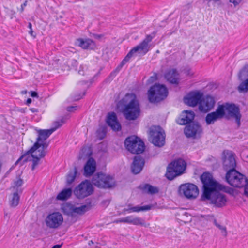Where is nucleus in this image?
<instances>
[{
    "instance_id": "nucleus-42",
    "label": "nucleus",
    "mask_w": 248,
    "mask_h": 248,
    "mask_svg": "<svg viewBox=\"0 0 248 248\" xmlns=\"http://www.w3.org/2000/svg\"><path fill=\"white\" fill-rule=\"evenodd\" d=\"M245 189H244V193L246 196L248 197V180L247 184L244 186Z\"/></svg>"
},
{
    "instance_id": "nucleus-14",
    "label": "nucleus",
    "mask_w": 248,
    "mask_h": 248,
    "mask_svg": "<svg viewBox=\"0 0 248 248\" xmlns=\"http://www.w3.org/2000/svg\"><path fill=\"white\" fill-rule=\"evenodd\" d=\"M149 50V46H147L142 42L139 45L133 48L122 61L120 65L116 69V71L118 72L122 67L126 64L132 57L134 53L139 52V53L145 54Z\"/></svg>"
},
{
    "instance_id": "nucleus-40",
    "label": "nucleus",
    "mask_w": 248,
    "mask_h": 248,
    "mask_svg": "<svg viewBox=\"0 0 248 248\" xmlns=\"http://www.w3.org/2000/svg\"><path fill=\"white\" fill-rule=\"evenodd\" d=\"M242 0H230V2L232 3L235 6L238 5Z\"/></svg>"
},
{
    "instance_id": "nucleus-11",
    "label": "nucleus",
    "mask_w": 248,
    "mask_h": 248,
    "mask_svg": "<svg viewBox=\"0 0 248 248\" xmlns=\"http://www.w3.org/2000/svg\"><path fill=\"white\" fill-rule=\"evenodd\" d=\"M94 189L92 184L88 180L80 183L74 190V194L78 199H83L92 195Z\"/></svg>"
},
{
    "instance_id": "nucleus-10",
    "label": "nucleus",
    "mask_w": 248,
    "mask_h": 248,
    "mask_svg": "<svg viewBox=\"0 0 248 248\" xmlns=\"http://www.w3.org/2000/svg\"><path fill=\"white\" fill-rule=\"evenodd\" d=\"M93 185L98 188H110L114 186L113 178L102 172L95 174L92 179Z\"/></svg>"
},
{
    "instance_id": "nucleus-17",
    "label": "nucleus",
    "mask_w": 248,
    "mask_h": 248,
    "mask_svg": "<svg viewBox=\"0 0 248 248\" xmlns=\"http://www.w3.org/2000/svg\"><path fill=\"white\" fill-rule=\"evenodd\" d=\"M223 165L224 169L228 171L236 170V161L233 154L231 151H227L223 158Z\"/></svg>"
},
{
    "instance_id": "nucleus-22",
    "label": "nucleus",
    "mask_w": 248,
    "mask_h": 248,
    "mask_svg": "<svg viewBox=\"0 0 248 248\" xmlns=\"http://www.w3.org/2000/svg\"><path fill=\"white\" fill-rule=\"evenodd\" d=\"M107 123L114 131H118L121 130V126L117 121V116L114 112L109 113L108 115Z\"/></svg>"
},
{
    "instance_id": "nucleus-7",
    "label": "nucleus",
    "mask_w": 248,
    "mask_h": 248,
    "mask_svg": "<svg viewBox=\"0 0 248 248\" xmlns=\"http://www.w3.org/2000/svg\"><path fill=\"white\" fill-rule=\"evenodd\" d=\"M226 181L232 186L241 188L247 184L248 179L236 170L228 171L226 174Z\"/></svg>"
},
{
    "instance_id": "nucleus-53",
    "label": "nucleus",
    "mask_w": 248,
    "mask_h": 248,
    "mask_svg": "<svg viewBox=\"0 0 248 248\" xmlns=\"http://www.w3.org/2000/svg\"><path fill=\"white\" fill-rule=\"evenodd\" d=\"M102 134H103V136H102V137L100 138L101 140L102 139L104 138V136L105 135V133L104 132H103V131H102Z\"/></svg>"
},
{
    "instance_id": "nucleus-16",
    "label": "nucleus",
    "mask_w": 248,
    "mask_h": 248,
    "mask_svg": "<svg viewBox=\"0 0 248 248\" xmlns=\"http://www.w3.org/2000/svg\"><path fill=\"white\" fill-rule=\"evenodd\" d=\"M215 104V101L213 97L209 95L202 97L199 102V108L202 112H207L214 108Z\"/></svg>"
},
{
    "instance_id": "nucleus-29",
    "label": "nucleus",
    "mask_w": 248,
    "mask_h": 248,
    "mask_svg": "<svg viewBox=\"0 0 248 248\" xmlns=\"http://www.w3.org/2000/svg\"><path fill=\"white\" fill-rule=\"evenodd\" d=\"M139 188L142 190L143 192L150 194H156L159 192V189L157 187L148 184L140 185Z\"/></svg>"
},
{
    "instance_id": "nucleus-37",
    "label": "nucleus",
    "mask_w": 248,
    "mask_h": 248,
    "mask_svg": "<svg viewBox=\"0 0 248 248\" xmlns=\"http://www.w3.org/2000/svg\"><path fill=\"white\" fill-rule=\"evenodd\" d=\"M22 184L23 180L21 179H18V180L14 182L13 188L16 189V192H18L20 193L22 192L21 189H19V187H20L22 185Z\"/></svg>"
},
{
    "instance_id": "nucleus-52",
    "label": "nucleus",
    "mask_w": 248,
    "mask_h": 248,
    "mask_svg": "<svg viewBox=\"0 0 248 248\" xmlns=\"http://www.w3.org/2000/svg\"><path fill=\"white\" fill-rule=\"evenodd\" d=\"M28 27L30 29L32 30V25L31 23L29 22L28 25Z\"/></svg>"
},
{
    "instance_id": "nucleus-1",
    "label": "nucleus",
    "mask_w": 248,
    "mask_h": 248,
    "mask_svg": "<svg viewBox=\"0 0 248 248\" xmlns=\"http://www.w3.org/2000/svg\"><path fill=\"white\" fill-rule=\"evenodd\" d=\"M203 184V193L202 200H210L211 203L217 207L225 205L227 199L224 194L220 193L224 186L213 179L212 175L209 172H204L201 176Z\"/></svg>"
},
{
    "instance_id": "nucleus-48",
    "label": "nucleus",
    "mask_w": 248,
    "mask_h": 248,
    "mask_svg": "<svg viewBox=\"0 0 248 248\" xmlns=\"http://www.w3.org/2000/svg\"><path fill=\"white\" fill-rule=\"evenodd\" d=\"M29 33L31 36H33L34 38L35 37V35L34 34V31H33L32 29L30 30V31H29Z\"/></svg>"
},
{
    "instance_id": "nucleus-36",
    "label": "nucleus",
    "mask_w": 248,
    "mask_h": 248,
    "mask_svg": "<svg viewBox=\"0 0 248 248\" xmlns=\"http://www.w3.org/2000/svg\"><path fill=\"white\" fill-rule=\"evenodd\" d=\"M67 65L70 68H74L76 70L77 69L78 62V61L74 59H69L68 61L66 62Z\"/></svg>"
},
{
    "instance_id": "nucleus-50",
    "label": "nucleus",
    "mask_w": 248,
    "mask_h": 248,
    "mask_svg": "<svg viewBox=\"0 0 248 248\" xmlns=\"http://www.w3.org/2000/svg\"><path fill=\"white\" fill-rule=\"evenodd\" d=\"M31 102V98H28L27 100L26 104L29 105Z\"/></svg>"
},
{
    "instance_id": "nucleus-12",
    "label": "nucleus",
    "mask_w": 248,
    "mask_h": 248,
    "mask_svg": "<svg viewBox=\"0 0 248 248\" xmlns=\"http://www.w3.org/2000/svg\"><path fill=\"white\" fill-rule=\"evenodd\" d=\"M150 136L152 142L156 146L161 147L165 144V135L162 128L159 126L151 127Z\"/></svg>"
},
{
    "instance_id": "nucleus-55",
    "label": "nucleus",
    "mask_w": 248,
    "mask_h": 248,
    "mask_svg": "<svg viewBox=\"0 0 248 248\" xmlns=\"http://www.w3.org/2000/svg\"><path fill=\"white\" fill-rule=\"evenodd\" d=\"M184 214H185V215H187V213H186V212H185Z\"/></svg>"
},
{
    "instance_id": "nucleus-8",
    "label": "nucleus",
    "mask_w": 248,
    "mask_h": 248,
    "mask_svg": "<svg viewBox=\"0 0 248 248\" xmlns=\"http://www.w3.org/2000/svg\"><path fill=\"white\" fill-rule=\"evenodd\" d=\"M126 149L133 154L142 153L145 149L144 142L136 136L127 137L124 141Z\"/></svg>"
},
{
    "instance_id": "nucleus-31",
    "label": "nucleus",
    "mask_w": 248,
    "mask_h": 248,
    "mask_svg": "<svg viewBox=\"0 0 248 248\" xmlns=\"http://www.w3.org/2000/svg\"><path fill=\"white\" fill-rule=\"evenodd\" d=\"M89 209V207L86 205H83L80 207H75L73 209V211L74 213L81 215L84 214L85 212L88 211Z\"/></svg>"
},
{
    "instance_id": "nucleus-32",
    "label": "nucleus",
    "mask_w": 248,
    "mask_h": 248,
    "mask_svg": "<svg viewBox=\"0 0 248 248\" xmlns=\"http://www.w3.org/2000/svg\"><path fill=\"white\" fill-rule=\"evenodd\" d=\"M239 79L243 80L248 78V65L245 66L239 72L238 75Z\"/></svg>"
},
{
    "instance_id": "nucleus-33",
    "label": "nucleus",
    "mask_w": 248,
    "mask_h": 248,
    "mask_svg": "<svg viewBox=\"0 0 248 248\" xmlns=\"http://www.w3.org/2000/svg\"><path fill=\"white\" fill-rule=\"evenodd\" d=\"M19 196L18 192H15L13 195L12 198L10 200V205L12 207H16L19 203Z\"/></svg>"
},
{
    "instance_id": "nucleus-54",
    "label": "nucleus",
    "mask_w": 248,
    "mask_h": 248,
    "mask_svg": "<svg viewBox=\"0 0 248 248\" xmlns=\"http://www.w3.org/2000/svg\"><path fill=\"white\" fill-rule=\"evenodd\" d=\"M93 242L92 241V240L89 241V245H91V244H93Z\"/></svg>"
},
{
    "instance_id": "nucleus-43",
    "label": "nucleus",
    "mask_w": 248,
    "mask_h": 248,
    "mask_svg": "<svg viewBox=\"0 0 248 248\" xmlns=\"http://www.w3.org/2000/svg\"><path fill=\"white\" fill-rule=\"evenodd\" d=\"M77 107L76 106H70V107H67V110L68 111H70V112H73L76 109V108Z\"/></svg>"
},
{
    "instance_id": "nucleus-23",
    "label": "nucleus",
    "mask_w": 248,
    "mask_h": 248,
    "mask_svg": "<svg viewBox=\"0 0 248 248\" xmlns=\"http://www.w3.org/2000/svg\"><path fill=\"white\" fill-rule=\"evenodd\" d=\"M96 170V162L94 159L90 157L88 159L84 167V175L86 177L92 175Z\"/></svg>"
},
{
    "instance_id": "nucleus-2",
    "label": "nucleus",
    "mask_w": 248,
    "mask_h": 248,
    "mask_svg": "<svg viewBox=\"0 0 248 248\" xmlns=\"http://www.w3.org/2000/svg\"><path fill=\"white\" fill-rule=\"evenodd\" d=\"M228 117L235 118L238 126H240L241 115L239 108L234 104L229 103L219 105L215 111L207 114L205 122L207 125H210L224 117Z\"/></svg>"
},
{
    "instance_id": "nucleus-6",
    "label": "nucleus",
    "mask_w": 248,
    "mask_h": 248,
    "mask_svg": "<svg viewBox=\"0 0 248 248\" xmlns=\"http://www.w3.org/2000/svg\"><path fill=\"white\" fill-rule=\"evenodd\" d=\"M167 88L163 85L155 84L148 91V99L151 103L159 102L168 95Z\"/></svg>"
},
{
    "instance_id": "nucleus-38",
    "label": "nucleus",
    "mask_w": 248,
    "mask_h": 248,
    "mask_svg": "<svg viewBox=\"0 0 248 248\" xmlns=\"http://www.w3.org/2000/svg\"><path fill=\"white\" fill-rule=\"evenodd\" d=\"M214 225L217 227L219 230L221 231V233L222 235L224 236H226L227 235V232L226 230V228L225 226H222L218 224L216 219L214 220Z\"/></svg>"
},
{
    "instance_id": "nucleus-19",
    "label": "nucleus",
    "mask_w": 248,
    "mask_h": 248,
    "mask_svg": "<svg viewBox=\"0 0 248 248\" xmlns=\"http://www.w3.org/2000/svg\"><path fill=\"white\" fill-rule=\"evenodd\" d=\"M202 97V94L198 92H191L184 98V101L186 104L194 107L199 104Z\"/></svg>"
},
{
    "instance_id": "nucleus-46",
    "label": "nucleus",
    "mask_w": 248,
    "mask_h": 248,
    "mask_svg": "<svg viewBox=\"0 0 248 248\" xmlns=\"http://www.w3.org/2000/svg\"><path fill=\"white\" fill-rule=\"evenodd\" d=\"M31 97H38V94L36 92L34 91H31Z\"/></svg>"
},
{
    "instance_id": "nucleus-18",
    "label": "nucleus",
    "mask_w": 248,
    "mask_h": 248,
    "mask_svg": "<svg viewBox=\"0 0 248 248\" xmlns=\"http://www.w3.org/2000/svg\"><path fill=\"white\" fill-rule=\"evenodd\" d=\"M202 132V127L198 124L194 123L188 124L184 129V133L188 138H195L197 136H199Z\"/></svg>"
},
{
    "instance_id": "nucleus-51",
    "label": "nucleus",
    "mask_w": 248,
    "mask_h": 248,
    "mask_svg": "<svg viewBox=\"0 0 248 248\" xmlns=\"http://www.w3.org/2000/svg\"><path fill=\"white\" fill-rule=\"evenodd\" d=\"M61 247V245H56L53 246L51 248H60Z\"/></svg>"
},
{
    "instance_id": "nucleus-20",
    "label": "nucleus",
    "mask_w": 248,
    "mask_h": 248,
    "mask_svg": "<svg viewBox=\"0 0 248 248\" xmlns=\"http://www.w3.org/2000/svg\"><path fill=\"white\" fill-rule=\"evenodd\" d=\"M195 117L194 113L192 111L185 110L182 112L177 123L180 125H185L191 123Z\"/></svg>"
},
{
    "instance_id": "nucleus-13",
    "label": "nucleus",
    "mask_w": 248,
    "mask_h": 248,
    "mask_svg": "<svg viewBox=\"0 0 248 248\" xmlns=\"http://www.w3.org/2000/svg\"><path fill=\"white\" fill-rule=\"evenodd\" d=\"M178 192L180 195L184 196L188 199H194L199 194V189L194 184L186 183L180 186Z\"/></svg>"
},
{
    "instance_id": "nucleus-27",
    "label": "nucleus",
    "mask_w": 248,
    "mask_h": 248,
    "mask_svg": "<svg viewBox=\"0 0 248 248\" xmlns=\"http://www.w3.org/2000/svg\"><path fill=\"white\" fill-rule=\"evenodd\" d=\"M151 205H147L143 206H136L132 207L131 204H128L127 208H124V212H127L130 213L132 212H140L141 211H148L151 209Z\"/></svg>"
},
{
    "instance_id": "nucleus-15",
    "label": "nucleus",
    "mask_w": 248,
    "mask_h": 248,
    "mask_svg": "<svg viewBox=\"0 0 248 248\" xmlns=\"http://www.w3.org/2000/svg\"><path fill=\"white\" fill-rule=\"evenodd\" d=\"M46 225L51 229H56L61 225L63 222L62 216L58 212L48 215L46 217Z\"/></svg>"
},
{
    "instance_id": "nucleus-56",
    "label": "nucleus",
    "mask_w": 248,
    "mask_h": 248,
    "mask_svg": "<svg viewBox=\"0 0 248 248\" xmlns=\"http://www.w3.org/2000/svg\"><path fill=\"white\" fill-rule=\"evenodd\" d=\"M26 91L23 92V93H26Z\"/></svg>"
},
{
    "instance_id": "nucleus-3",
    "label": "nucleus",
    "mask_w": 248,
    "mask_h": 248,
    "mask_svg": "<svg viewBox=\"0 0 248 248\" xmlns=\"http://www.w3.org/2000/svg\"><path fill=\"white\" fill-rule=\"evenodd\" d=\"M120 102L124 106L122 112L126 119L135 120L139 117L140 113V104L135 94L127 93Z\"/></svg>"
},
{
    "instance_id": "nucleus-35",
    "label": "nucleus",
    "mask_w": 248,
    "mask_h": 248,
    "mask_svg": "<svg viewBox=\"0 0 248 248\" xmlns=\"http://www.w3.org/2000/svg\"><path fill=\"white\" fill-rule=\"evenodd\" d=\"M74 208H75V206L70 204H66L63 206L62 210L63 212L67 215H73L74 213L73 211Z\"/></svg>"
},
{
    "instance_id": "nucleus-26",
    "label": "nucleus",
    "mask_w": 248,
    "mask_h": 248,
    "mask_svg": "<svg viewBox=\"0 0 248 248\" xmlns=\"http://www.w3.org/2000/svg\"><path fill=\"white\" fill-rule=\"evenodd\" d=\"M165 78L170 83H178V74L176 69H172L168 71L166 73Z\"/></svg>"
},
{
    "instance_id": "nucleus-41",
    "label": "nucleus",
    "mask_w": 248,
    "mask_h": 248,
    "mask_svg": "<svg viewBox=\"0 0 248 248\" xmlns=\"http://www.w3.org/2000/svg\"><path fill=\"white\" fill-rule=\"evenodd\" d=\"M84 67L83 65H80L79 67V69L78 70V73L79 74L81 75H84Z\"/></svg>"
},
{
    "instance_id": "nucleus-4",
    "label": "nucleus",
    "mask_w": 248,
    "mask_h": 248,
    "mask_svg": "<svg viewBox=\"0 0 248 248\" xmlns=\"http://www.w3.org/2000/svg\"><path fill=\"white\" fill-rule=\"evenodd\" d=\"M65 122V119L62 118L60 121H56L54 123V127L53 128L47 130H38V136L36 141L32 147L33 149L35 148L46 151L48 146V143L46 142V140L54 131L61 127Z\"/></svg>"
},
{
    "instance_id": "nucleus-47",
    "label": "nucleus",
    "mask_w": 248,
    "mask_h": 248,
    "mask_svg": "<svg viewBox=\"0 0 248 248\" xmlns=\"http://www.w3.org/2000/svg\"><path fill=\"white\" fill-rule=\"evenodd\" d=\"M30 110L33 113L37 112L38 111V109L35 108H31Z\"/></svg>"
},
{
    "instance_id": "nucleus-45",
    "label": "nucleus",
    "mask_w": 248,
    "mask_h": 248,
    "mask_svg": "<svg viewBox=\"0 0 248 248\" xmlns=\"http://www.w3.org/2000/svg\"><path fill=\"white\" fill-rule=\"evenodd\" d=\"M27 1H25L21 6L20 12L22 13L24 11V7L27 5Z\"/></svg>"
},
{
    "instance_id": "nucleus-28",
    "label": "nucleus",
    "mask_w": 248,
    "mask_h": 248,
    "mask_svg": "<svg viewBox=\"0 0 248 248\" xmlns=\"http://www.w3.org/2000/svg\"><path fill=\"white\" fill-rule=\"evenodd\" d=\"M72 194V188H65L57 195L56 199L62 201H66L71 196Z\"/></svg>"
},
{
    "instance_id": "nucleus-5",
    "label": "nucleus",
    "mask_w": 248,
    "mask_h": 248,
    "mask_svg": "<svg viewBox=\"0 0 248 248\" xmlns=\"http://www.w3.org/2000/svg\"><path fill=\"white\" fill-rule=\"evenodd\" d=\"M186 164L182 159L179 158L169 164L166 173V177L170 180L182 174L185 171Z\"/></svg>"
},
{
    "instance_id": "nucleus-24",
    "label": "nucleus",
    "mask_w": 248,
    "mask_h": 248,
    "mask_svg": "<svg viewBox=\"0 0 248 248\" xmlns=\"http://www.w3.org/2000/svg\"><path fill=\"white\" fill-rule=\"evenodd\" d=\"M125 223L132 224L134 225H141L147 227L149 224L146 223L144 219L139 217H134L132 216H127L124 217Z\"/></svg>"
},
{
    "instance_id": "nucleus-30",
    "label": "nucleus",
    "mask_w": 248,
    "mask_h": 248,
    "mask_svg": "<svg viewBox=\"0 0 248 248\" xmlns=\"http://www.w3.org/2000/svg\"><path fill=\"white\" fill-rule=\"evenodd\" d=\"M77 173V170L76 168L73 170H70L67 175L66 186H69L75 181Z\"/></svg>"
},
{
    "instance_id": "nucleus-25",
    "label": "nucleus",
    "mask_w": 248,
    "mask_h": 248,
    "mask_svg": "<svg viewBox=\"0 0 248 248\" xmlns=\"http://www.w3.org/2000/svg\"><path fill=\"white\" fill-rule=\"evenodd\" d=\"M76 43L78 46L84 49H93L95 47L94 42L90 39H78Z\"/></svg>"
},
{
    "instance_id": "nucleus-21",
    "label": "nucleus",
    "mask_w": 248,
    "mask_h": 248,
    "mask_svg": "<svg viewBox=\"0 0 248 248\" xmlns=\"http://www.w3.org/2000/svg\"><path fill=\"white\" fill-rule=\"evenodd\" d=\"M145 162L143 158L140 156H136L131 165V171L135 174L140 173L142 170Z\"/></svg>"
},
{
    "instance_id": "nucleus-44",
    "label": "nucleus",
    "mask_w": 248,
    "mask_h": 248,
    "mask_svg": "<svg viewBox=\"0 0 248 248\" xmlns=\"http://www.w3.org/2000/svg\"><path fill=\"white\" fill-rule=\"evenodd\" d=\"M114 222L116 223H121V222L125 223L124 217L116 219L114 221Z\"/></svg>"
},
{
    "instance_id": "nucleus-57",
    "label": "nucleus",
    "mask_w": 248,
    "mask_h": 248,
    "mask_svg": "<svg viewBox=\"0 0 248 248\" xmlns=\"http://www.w3.org/2000/svg\"><path fill=\"white\" fill-rule=\"evenodd\" d=\"M26 91L23 92V93H26Z\"/></svg>"
},
{
    "instance_id": "nucleus-34",
    "label": "nucleus",
    "mask_w": 248,
    "mask_h": 248,
    "mask_svg": "<svg viewBox=\"0 0 248 248\" xmlns=\"http://www.w3.org/2000/svg\"><path fill=\"white\" fill-rule=\"evenodd\" d=\"M238 90L240 92H245L248 91V78L242 82L238 87Z\"/></svg>"
},
{
    "instance_id": "nucleus-39",
    "label": "nucleus",
    "mask_w": 248,
    "mask_h": 248,
    "mask_svg": "<svg viewBox=\"0 0 248 248\" xmlns=\"http://www.w3.org/2000/svg\"><path fill=\"white\" fill-rule=\"evenodd\" d=\"M152 39L153 37L150 35H148L142 42L146 46H149L148 43L152 41Z\"/></svg>"
},
{
    "instance_id": "nucleus-49",
    "label": "nucleus",
    "mask_w": 248,
    "mask_h": 248,
    "mask_svg": "<svg viewBox=\"0 0 248 248\" xmlns=\"http://www.w3.org/2000/svg\"><path fill=\"white\" fill-rule=\"evenodd\" d=\"M186 74H187V75H189V76H192V75L193 74V73L192 72H191L190 71V70H189H189H186Z\"/></svg>"
},
{
    "instance_id": "nucleus-9",
    "label": "nucleus",
    "mask_w": 248,
    "mask_h": 248,
    "mask_svg": "<svg viewBox=\"0 0 248 248\" xmlns=\"http://www.w3.org/2000/svg\"><path fill=\"white\" fill-rule=\"evenodd\" d=\"M46 155V151L35 148L33 149V147H31L16 161L15 164H17L22 159L24 160V162H27L29 160L28 157H30V155H31V157L33 158L32 170H34L39 164L40 159L44 157Z\"/></svg>"
}]
</instances>
